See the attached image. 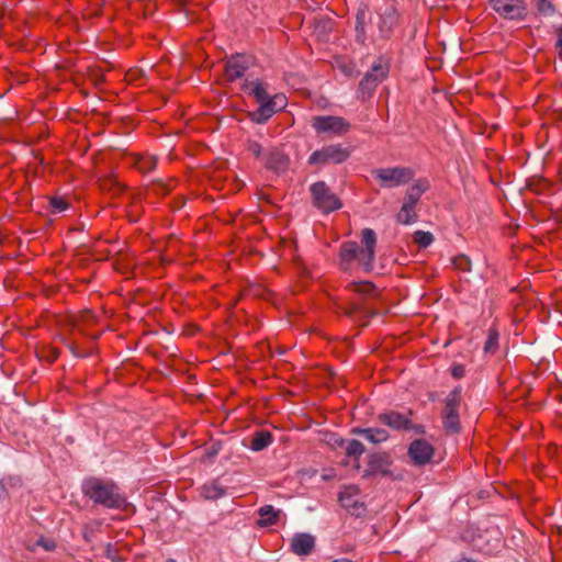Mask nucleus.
<instances>
[{"label": "nucleus", "mask_w": 562, "mask_h": 562, "mask_svg": "<svg viewBox=\"0 0 562 562\" xmlns=\"http://www.w3.org/2000/svg\"><path fill=\"white\" fill-rule=\"evenodd\" d=\"M166 562H177L175 559H168Z\"/></svg>", "instance_id": "09e8293b"}, {"label": "nucleus", "mask_w": 562, "mask_h": 562, "mask_svg": "<svg viewBox=\"0 0 562 562\" xmlns=\"http://www.w3.org/2000/svg\"><path fill=\"white\" fill-rule=\"evenodd\" d=\"M265 166L276 173H282L289 167V158L281 150L271 149L267 154Z\"/></svg>", "instance_id": "aec40b11"}, {"label": "nucleus", "mask_w": 562, "mask_h": 562, "mask_svg": "<svg viewBox=\"0 0 562 562\" xmlns=\"http://www.w3.org/2000/svg\"><path fill=\"white\" fill-rule=\"evenodd\" d=\"M243 91L255 98L258 108L249 112V117L257 124L266 123L274 113L286 105L284 94H271L269 85L260 79H246L241 86Z\"/></svg>", "instance_id": "f257e3e1"}, {"label": "nucleus", "mask_w": 562, "mask_h": 562, "mask_svg": "<svg viewBox=\"0 0 562 562\" xmlns=\"http://www.w3.org/2000/svg\"><path fill=\"white\" fill-rule=\"evenodd\" d=\"M247 149L257 158L260 157V155L262 153L261 145L255 140L248 142Z\"/></svg>", "instance_id": "e433bc0d"}, {"label": "nucleus", "mask_w": 562, "mask_h": 562, "mask_svg": "<svg viewBox=\"0 0 562 562\" xmlns=\"http://www.w3.org/2000/svg\"><path fill=\"white\" fill-rule=\"evenodd\" d=\"M461 402V392L459 389L452 390L445 400L443 412H458Z\"/></svg>", "instance_id": "cd10ccee"}, {"label": "nucleus", "mask_w": 562, "mask_h": 562, "mask_svg": "<svg viewBox=\"0 0 562 562\" xmlns=\"http://www.w3.org/2000/svg\"><path fill=\"white\" fill-rule=\"evenodd\" d=\"M350 156V150L340 144H333L315 150L308 157L310 165L341 164Z\"/></svg>", "instance_id": "0eeeda50"}, {"label": "nucleus", "mask_w": 562, "mask_h": 562, "mask_svg": "<svg viewBox=\"0 0 562 562\" xmlns=\"http://www.w3.org/2000/svg\"><path fill=\"white\" fill-rule=\"evenodd\" d=\"M499 334L496 328H490L487 339L484 344L485 353H495L498 348Z\"/></svg>", "instance_id": "c756f323"}, {"label": "nucleus", "mask_w": 562, "mask_h": 562, "mask_svg": "<svg viewBox=\"0 0 562 562\" xmlns=\"http://www.w3.org/2000/svg\"><path fill=\"white\" fill-rule=\"evenodd\" d=\"M82 493L94 504L105 508L120 509L126 504V497L121 493L119 485L110 480L87 479L82 484Z\"/></svg>", "instance_id": "f03ea898"}, {"label": "nucleus", "mask_w": 562, "mask_h": 562, "mask_svg": "<svg viewBox=\"0 0 562 562\" xmlns=\"http://www.w3.org/2000/svg\"><path fill=\"white\" fill-rule=\"evenodd\" d=\"M348 286L351 291L361 294H369L374 290L373 284L370 282H351Z\"/></svg>", "instance_id": "f704fd0d"}, {"label": "nucleus", "mask_w": 562, "mask_h": 562, "mask_svg": "<svg viewBox=\"0 0 562 562\" xmlns=\"http://www.w3.org/2000/svg\"><path fill=\"white\" fill-rule=\"evenodd\" d=\"M50 213L59 214L69 207L68 202L61 196H54L49 200Z\"/></svg>", "instance_id": "473e14b6"}, {"label": "nucleus", "mask_w": 562, "mask_h": 562, "mask_svg": "<svg viewBox=\"0 0 562 562\" xmlns=\"http://www.w3.org/2000/svg\"><path fill=\"white\" fill-rule=\"evenodd\" d=\"M453 267L462 272H468L471 270L472 262L470 258L465 255H459L452 260Z\"/></svg>", "instance_id": "72a5a7b5"}, {"label": "nucleus", "mask_w": 562, "mask_h": 562, "mask_svg": "<svg viewBox=\"0 0 562 562\" xmlns=\"http://www.w3.org/2000/svg\"><path fill=\"white\" fill-rule=\"evenodd\" d=\"M92 532H93V529H90V527L88 525H86L85 529H83V533H82L86 541H88V542L91 541Z\"/></svg>", "instance_id": "a19ab883"}, {"label": "nucleus", "mask_w": 562, "mask_h": 562, "mask_svg": "<svg viewBox=\"0 0 562 562\" xmlns=\"http://www.w3.org/2000/svg\"><path fill=\"white\" fill-rule=\"evenodd\" d=\"M361 241L364 248H360L356 241H346L340 247V259L345 263L358 260L367 271L372 269L375 257L376 234L371 228L361 232Z\"/></svg>", "instance_id": "7ed1b4c3"}, {"label": "nucleus", "mask_w": 562, "mask_h": 562, "mask_svg": "<svg viewBox=\"0 0 562 562\" xmlns=\"http://www.w3.org/2000/svg\"><path fill=\"white\" fill-rule=\"evenodd\" d=\"M94 319H95L94 314L91 311H86L79 316L78 323L82 322L86 324H91L94 322Z\"/></svg>", "instance_id": "58836bf2"}, {"label": "nucleus", "mask_w": 562, "mask_h": 562, "mask_svg": "<svg viewBox=\"0 0 562 562\" xmlns=\"http://www.w3.org/2000/svg\"><path fill=\"white\" fill-rule=\"evenodd\" d=\"M272 443V435L268 430H259L252 435L249 448L252 451H261Z\"/></svg>", "instance_id": "5701e85b"}, {"label": "nucleus", "mask_w": 562, "mask_h": 562, "mask_svg": "<svg viewBox=\"0 0 562 562\" xmlns=\"http://www.w3.org/2000/svg\"><path fill=\"white\" fill-rule=\"evenodd\" d=\"M417 220H418V215H417L415 209L402 204L401 210L396 214V221L403 225H411V224L416 223Z\"/></svg>", "instance_id": "393cba45"}, {"label": "nucleus", "mask_w": 562, "mask_h": 562, "mask_svg": "<svg viewBox=\"0 0 562 562\" xmlns=\"http://www.w3.org/2000/svg\"><path fill=\"white\" fill-rule=\"evenodd\" d=\"M38 544L42 546L46 551H52L55 549V543L52 540H40Z\"/></svg>", "instance_id": "ea45409f"}, {"label": "nucleus", "mask_w": 562, "mask_h": 562, "mask_svg": "<svg viewBox=\"0 0 562 562\" xmlns=\"http://www.w3.org/2000/svg\"><path fill=\"white\" fill-rule=\"evenodd\" d=\"M315 547V538L305 532H297L291 539V550L296 555H308Z\"/></svg>", "instance_id": "2eb2a0df"}, {"label": "nucleus", "mask_w": 562, "mask_h": 562, "mask_svg": "<svg viewBox=\"0 0 562 562\" xmlns=\"http://www.w3.org/2000/svg\"><path fill=\"white\" fill-rule=\"evenodd\" d=\"M217 453V450H211V452H209V456H215Z\"/></svg>", "instance_id": "a18cd8bd"}, {"label": "nucleus", "mask_w": 562, "mask_h": 562, "mask_svg": "<svg viewBox=\"0 0 562 562\" xmlns=\"http://www.w3.org/2000/svg\"><path fill=\"white\" fill-rule=\"evenodd\" d=\"M408 456L417 465L428 463L434 456L432 446L424 439H416L408 447Z\"/></svg>", "instance_id": "ddd939ff"}, {"label": "nucleus", "mask_w": 562, "mask_h": 562, "mask_svg": "<svg viewBox=\"0 0 562 562\" xmlns=\"http://www.w3.org/2000/svg\"><path fill=\"white\" fill-rule=\"evenodd\" d=\"M452 374L456 378H461L463 375V368L458 366L452 369Z\"/></svg>", "instance_id": "79ce46f5"}, {"label": "nucleus", "mask_w": 562, "mask_h": 562, "mask_svg": "<svg viewBox=\"0 0 562 562\" xmlns=\"http://www.w3.org/2000/svg\"><path fill=\"white\" fill-rule=\"evenodd\" d=\"M413 239L419 247L427 248L434 241V236L429 232L416 231Z\"/></svg>", "instance_id": "2f4dec72"}, {"label": "nucleus", "mask_w": 562, "mask_h": 562, "mask_svg": "<svg viewBox=\"0 0 562 562\" xmlns=\"http://www.w3.org/2000/svg\"><path fill=\"white\" fill-rule=\"evenodd\" d=\"M21 485V480L16 477V486Z\"/></svg>", "instance_id": "de8ad7c7"}, {"label": "nucleus", "mask_w": 562, "mask_h": 562, "mask_svg": "<svg viewBox=\"0 0 562 562\" xmlns=\"http://www.w3.org/2000/svg\"><path fill=\"white\" fill-rule=\"evenodd\" d=\"M443 426L450 432H458L460 430L459 413L443 412Z\"/></svg>", "instance_id": "c85d7f7f"}, {"label": "nucleus", "mask_w": 562, "mask_h": 562, "mask_svg": "<svg viewBox=\"0 0 562 562\" xmlns=\"http://www.w3.org/2000/svg\"><path fill=\"white\" fill-rule=\"evenodd\" d=\"M341 310L346 316H352L355 313L361 312V306L357 302H351L349 306L342 307Z\"/></svg>", "instance_id": "4c0bfd02"}, {"label": "nucleus", "mask_w": 562, "mask_h": 562, "mask_svg": "<svg viewBox=\"0 0 562 562\" xmlns=\"http://www.w3.org/2000/svg\"><path fill=\"white\" fill-rule=\"evenodd\" d=\"M313 205L323 213H331L342 206L339 198L331 192L325 181H317L310 187Z\"/></svg>", "instance_id": "423d86ee"}, {"label": "nucleus", "mask_w": 562, "mask_h": 562, "mask_svg": "<svg viewBox=\"0 0 562 562\" xmlns=\"http://www.w3.org/2000/svg\"><path fill=\"white\" fill-rule=\"evenodd\" d=\"M341 447L345 449L348 457H352L355 459H358L364 452V446L356 439L346 441L341 440Z\"/></svg>", "instance_id": "a878e982"}, {"label": "nucleus", "mask_w": 562, "mask_h": 562, "mask_svg": "<svg viewBox=\"0 0 562 562\" xmlns=\"http://www.w3.org/2000/svg\"><path fill=\"white\" fill-rule=\"evenodd\" d=\"M412 413L409 412L408 415L402 414L400 412L390 411L378 415V420L398 431H413L414 434H424L425 429L422 425H416L412 422L409 418V415Z\"/></svg>", "instance_id": "6e6552de"}, {"label": "nucleus", "mask_w": 562, "mask_h": 562, "mask_svg": "<svg viewBox=\"0 0 562 562\" xmlns=\"http://www.w3.org/2000/svg\"><path fill=\"white\" fill-rule=\"evenodd\" d=\"M371 19L369 5L367 3H361L356 13V40L360 44H364L367 41V32L366 26L367 22Z\"/></svg>", "instance_id": "dca6fc26"}, {"label": "nucleus", "mask_w": 562, "mask_h": 562, "mask_svg": "<svg viewBox=\"0 0 562 562\" xmlns=\"http://www.w3.org/2000/svg\"><path fill=\"white\" fill-rule=\"evenodd\" d=\"M280 509H276L272 505H265L258 509V514L260 519L258 520V525L261 527L273 526L278 522L279 517L281 515Z\"/></svg>", "instance_id": "4be33fe9"}, {"label": "nucleus", "mask_w": 562, "mask_h": 562, "mask_svg": "<svg viewBox=\"0 0 562 562\" xmlns=\"http://www.w3.org/2000/svg\"><path fill=\"white\" fill-rule=\"evenodd\" d=\"M428 189L429 182L426 179H418L413 186H411L407 189L406 194L404 196L403 205H407L409 207L415 209L423 193H425Z\"/></svg>", "instance_id": "f3484780"}, {"label": "nucleus", "mask_w": 562, "mask_h": 562, "mask_svg": "<svg viewBox=\"0 0 562 562\" xmlns=\"http://www.w3.org/2000/svg\"><path fill=\"white\" fill-rule=\"evenodd\" d=\"M391 458L385 452L373 453L369 457L368 467L363 472V477H370L376 474L387 476L390 472Z\"/></svg>", "instance_id": "f8f14e48"}, {"label": "nucleus", "mask_w": 562, "mask_h": 562, "mask_svg": "<svg viewBox=\"0 0 562 562\" xmlns=\"http://www.w3.org/2000/svg\"><path fill=\"white\" fill-rule=\"evenodd\" d=\"M71 351H72V355H75L76 357H82L81 355L77 353L72 348H71Z\"/></svg>", "instance_id": "49530a36"}, {"label": "nucleus", "mask_w": 562, "mask_h": 562, "mask_svg": "<svg viewBox=\"0 0 562 562\" xmlns=\"http://www.w3.org/2000/svg\"><path fill=\"white\" fill-rule=\"evenodd\" d=\"M249 60L244 55L232 56L225 65V77L229 81H235L244 76L249 68Z\"/></svg>", "instance_id": "4468645a"}, {"label": "nucleus", "mask_w": 562, "mask_h": 562, "mask_svg": "<svg viewBox=\"0 0 562 562\" xmlns=\"http://www.w3.org/2000/svg\"><path fill=\"white\" fill-rule=\"evenodd\" d=\"M201 494L205 499L215 501L225 495V488L217 481H212L202 486Z\"/></svg>", "instance_id": "b1692460"}, {"label": "nucleus", "mask_w": 562, "mask_h": 562, "mask_svg": "<svg viewBox=\"0 0 562 562\" xmlns=\"http://www.w3.org/2000/svg\"><path fill=\"white\" fill-rule=\"evenodd\" d=\"M555 45L560 49V54L562 55V29L558 31V40Z\"/></svg>", "instance_id": "37998d69"}, {"label": "nucleus", "mask_w": 562, "mask_h": 562, "mask_svg": "<svg viewBox=\"0 0 562 562\" xmlns=\"http://www.w3.org/2000/svg\"><path fill=\"white\" fill-rule=\"evenodd\" d=\"M372 176L383 188L404 186L414 179V171L408 167H389L372 170Z\"/></svg>", "instance_id": "39448f33"}, {"label": "nucleus", "mask_w": 562, "mask_h": 562, "mask_svg": "<svg viewBox=\"0 0 562 562\" xmlns=\"http://www.w3.org/2000/svg\"><path fill=\"white\" fill-rule=\"evenodd\" d=\"M352 432L372 443H381L389 439V432L383 428H355Z\"/></svg>", "instance_id": "412c9836"}, {"label": "nucleus", "mask_w": 562, "mask_h": 562, "mask_svg": "<svg viewBox=\"0 0 562 562\" xmlns=\"http://www.w3.org/2000/svg\"><path fill=\"white\" fill-rule=\"evenodd\" d=\"M312 127L318 134L344 135L350 130V123L341 116L317 115L311 121Z\"/></svg>", "instance_id": "1a4fd4ad"}, {"label": "nucleus", "mask_w": 562, "mask_h": 562, "mask_svg": "<svg viewBox=\"0 0 562 562\" xmlns=\"http://www.w3.org/2000/svg\"><path fill=\"white\" fill-rule=\"evenodd\" d=\"M5 486L2 480H0V498H2L5 495Z\"/></svg>", "instance_id": "c03bdc74"}, {"label": "nucleus", "mask_w": 562, "mask_h": 562, "mask_svg": "<svg viewBox=\"0 0 562 562\" xmlns=\"http://www.w3.org/2000/svg\"><path fill=\"white\" fill-rule=\"evenodd\" d=\"M428 189L429 182L426 179H418L413 186H411L407 189L406 194L404 196L403 205H407L409 207L415 209L423 193H425Z\"/></svg>", "instance_id": "6ab92c4d"}, {"label": "nucleus", "mask_w": 562, "mask_h": 562, "mask_svg": "<svg viewBox=\"0 0 562 562\" xmlns=\"http://www.w3.org/2000/svg\"><path fill=\"white\" fill-rule=\"evenodd\" d=\"M428 189L429 182L426 179H418L413 186H411L407 189L406 194L404 196L403 205H407L409 207L415 209L423 193H425Z\"/></svg>", "instance_id": "a211bd4d"}, {"label": "nucleus", "mask_w": 562, "mask_h": 562, "mask_svg": "<svg viewBox=\"0 0 562 562\" xmlns=\"http://www.w3.org/2000/svg\"><path fill=\"white\" fill-rule=\"evenodd\" d=\"M339 502L341 506L351 512L353 515H360V510L362 509V504H359L353 497L347 492H341L339 494Z\"/></svg>", "instance_id": "bb28decb"}, {"label": "nucleus", "mask_w": 562, "mask_h": 562, "mask_svg": "<svg viewBox=\"0 0 562 562\" xmlns=\"http://www.w3.org/2000/svg\"><path fill=\"white\" fill-rule=\"evenodd\" d=\"M536 8L544 16H551L554 13V7L549 0H537Z\"/></svg>", "instance_id": "c9c22d12"}, {"label": "nucleus", "mask_w": 562, "mask_h": 562, "mask_svg": "<svg viewBox=\"0 0 562 562\" xmlns=\"http://www.w3.org/2000/svg\"><path fill=\"white\" fill-rule=\"evenodd\" d=\"M400 21V13L395 4H389L384 10L379 12L378 30L381 37H389Z\"/></svg>", "instance_id": "9b49d317"}, {"label": "nucleus", "mask_w": 562, "mask_h": 562, "mask_svg": "<svg viewBox=\"0 0 562 562\" xmlns=\"http://www.w3.org/2000/svg\"><path fill=\"white\" fill-rule=\"evenodd\" d=\"M490 7L503 19L524 20L527 15L525 0H486Z\"/></svg>", "instance_id": "9d476101"}, {"label": "nucleus", "mask_w": 562, "mask_h": 562, "mask_svg": "<svg viewBox=\"0 0 562 562\" xmlns=\"http://www.w3.org/2000/svg\"><path fill=\"white\" fill-rule=\"evenodd\" d=\"M389 71V61L383 57H379L360 80L357 97L361 100L369 99L376 87L387 77Z\"/></svg>", "instance_id": "20e7f679"}, {"label": "nucleus", "mask_w": 562, "mask_h": 562, "mask_svg": "<svg viewBox=\"0 0 562 562\" xmlns=\"http://www.w3.org/2000/svg\"><path fill=\"white\" fill-rule=\"evenodd\" d=\"M156 158L153 156H142L137 157L135 160V167L144 173L154 170L156 168Z\"/></svg>", "instance_id": "7c9ffc66"}]
</instances>
